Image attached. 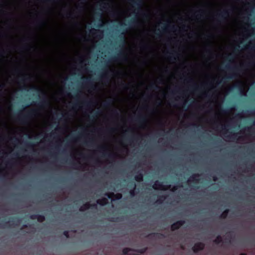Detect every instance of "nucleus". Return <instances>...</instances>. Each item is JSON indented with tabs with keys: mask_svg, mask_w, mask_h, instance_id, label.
<instances>
[{
	"mask_svg": "<svg viewBox=\"0 0 255 255\" xmlns=\"http://www.w3.org/2000/svg\"><path fill=\"white\" fill-rule=\"evenodd\" d=\"M253 65V63L249 62L248 64L244 65H242L240 66V68H239L238 67L235 66L234 67H231L229 65H227L225 66V68L229 70L232 71V73L228 76H226L224 77L221 81L219 82L218 84H220L221 82H223L225 83L226 80H231L234 78H236L238 75H239V72H241L242 71L241 68L243 67L244 66H246L247 67H250L251 66Z\"/></svg>",
	"mask_w": 255,
	"mask_h": 255,
	"instance_id": "obj_1",
	"label": "nucleus"
},
{
	"mask_svg": "<svg viewBox=\"0 0 255 255\" xmlns=\"http://www.w3.org/2000/svg\"><path fill=\"white\" fill-rule=\"evenodd\" d=\"M31 89L40 93V95H39L40 100L38 103V106L41 107H44L49 104V102L46 98V94L43 91L35 86L31 87Z\"/></svg>",
	"mask_w": 255,
	"mask_h": 255,
	"instance_id": "obj_2",
	"label": "nucleus"
},
{
	"mask_svg": "<svg viewBox=\"0 0 255 255\" xmlns=\"http://www.w3.org/2000/svg\"><path fill=\"white\" fill-rule=\"evenodd\" d=\"M37 113L36 110L32 109L28 111L25 115L20 114L18 115V120L21 123L25 124L28 120L36 116Z\"/></svg>",
	"mask_w": 255,
	"mask_h": 255,
	"instance_id": "obj_3",
	"label": "nucleus"
},
{
	"mask_svg": "<svg viewBox=\"0 0 255 255\" xmlns=\"http://www.w3.org/2000/svg\"><path fill=\"white\" fill-rule=\"evenodd\" d=\"M128 60L127 54L123 51H120L116 55L113 56L111 58L113 61H126Z\"/></svg>",
	"mask_w": 255,
	"mask_h": 255,
	"instance_id": "obj_4",
	"label": "nucleus"
},
{
	"mask_svg": "<svg viewBox=\"0 0 255 255\" xmlns=\"http://www.w3.org/2000/svg\"><path fill=\"white\" fill-rule=\"evenodd\" d=\"M229 11L228 10H224L221 12L217 14V17L218 20L220 22L224 21L226 19L227 16L229 15Z\"/></svg>",
	"mask_w": 255,
	"mask_h": 255,
	"instance_id": "obj_5",
	"label": "nucleus"
},
{
	"mask_svg": "<svg viewBox=\"0 0 255 255\" xmlns=\"http://www.w3.org/2000/svg\"><path fill=\"white\" fill-rule=\"evenodd\" d=\"M90 208L97 209V205L96 204H91L89 203H86L83 204L79 209V211L81 212L85 211Z\"/></svg>",
	"mask_w": 255,
	"mask_h": 255,
	"instance_id": "obj_6",
	"label": "nucleus"
},
{
	"mask_svg": "<svg viewBox=\"0 0 255 255\" xmlns=\"http://www.w3.org/2000/svg\"><path fill=\"white\" fill-rule=\"evenodd\" d=\"M205 248V244L202 242H198L196 243L192 248V250L194 253H197L200 251L203 250Z\"/></svg>",
	"mask_w": 255,
	"mask_h": 255,
	"instance_id": "obj_7",
	"label": "nucleus"
},
{
	"mask_svg": "<svg viewBox=\"0 0 255 255\" xmlns=\"http://www.w3.org/2000/svg\"><path fill=\"white\" fill-rule=\"evenodd\" d=\"M20 223V220L18 218L16 217H11L10 221L7 222H5L4 224V226H7L8 225L9 227H11L13 225H17Z\"/></svg>",
	"mask_w": 255,
	"mask_h": 255,
	"instance_id": "obj_8",
	"label": "nucleus"
},
{
	"mask_svg": "<svg viewBox=\"0 0 255 255\" xmlns=\"http://www.w3.org/2000/svg\"><path fill=\"white\" fill-rule=\"evenodd\" d=\"M185 224V221L179 220L172 224L171 226V230L173 231L178 229Z\"/></svg>",
	"mask_w": 255,
	"mask_h": 255,
	"instance_id": "obj_9",
	"label": "nucleus"
},
{
	"mask_svg": "<svg viewBox=\"0 0 255 255\" xmlns=\"http://www.w3.org/2000/svg\"><path fill=\"white\" fill-rule=\"evenodd\" d=\"M130 1L133 7L136 8L137 11L141 10V7L142 3V0H130Z\"/></svg>",
	"mask_w": 255,
	"mask_h": 255,
	"instance_id": "obj_10",
	"label": "nucleus"
},
{
	"mask_svg": "<svg viewBox=\"0 0 255 255\" xmlns=\"http://www.w3.org/2000/svg\"><path fill=\"white\" fill-rule=\"evenodd\" d=\"M152 188L154 189H161L163 190H165L167 188H165L162 182H160L158 180H156L153 185H152Z\"/></svg>",
	"mask_w": 255,
	"mask_h": 255,
	"instance_id": "obj_11",
	"label": "nucleus"
},
{
	"mask_svg": "<svg viewBox=\"0 0 255 255\" xmlns=\"http://www.w3.org/2000/svg\"><path fill=\"white\" fill-rule=\"evenodd\" d=\"M82 79L84 80V84L85 85H89L90 86L91 88L92 89H95V86L93 85V81L91 78H85V77H82Z\"/></svg>",
	"mask_w": 255,
	"mask_h": 255,
	"instance_id": "obj_12",
	"label": "nucleus"
},
{
	"mask_svg": "<svg viewBox=\"0 0 255 255\" xmlns=\"http://www.w3.org/2000/svg\"><path fill=\"white\" fill-rule=\"evenodd\" d=\"M98 149L100 152H102V151L104 152L106 150V148L105 146H101L98 147ZM103 155L104 156H107L109 158H111V159L114 158L115 157V154L109 153V154H107L105 153L104 152H103Z\"/></svg>",
	"mask_w": 255,
	"mask_h": 255,
	"instance_id": "obj_13",
	"label": "nucleus"
},
{
	"mask_svg": "<svg viewBox=\"0 0 255 255\" xmlns=\"http://www.w3.org/2000/svg\"><path fill=\"white\" fill-rule=\"evenodd\" d=\"M133 120L140 124H145L146 122V117L142 115H139Z\"/></svg>",
	"mask_w": 255,
	"mask_h": 255,
	"instance_id": "obj_14",
	"label": "nucleus"
},
{
	"mask_svg": "<svg viewBox=\"0 0 255 255\" xmlns=\"http://www.w3.org/2000/svg\"><path fill=\"white\" fill-rule=\"evenodd\" d=\"M129 186V187L132 188V189H131L129 191V194L131 197H134L136 194V192H135L136 185H135V182L134 181L131 182Z\"/></svg>",
	"mask_w": 255,
	"mask_h": 255,
	"instance_id": "obj_15",
	"label": "nucleus"
},
{
	"mask_svg": "<svg viewBox=\"0 0 255 255\" xmlns=\"http://www.w3.org/2000/svg\"><path fill=\"white\" fill-rule=\"evenodd\" d=\"M147 238H164L165 236L164 234L161 233H152L148 234L147 236Z\"/></svg>",
	"mask_w": 255,
	"mask_h": 255,
	"instance_id": "obj_16",
	"label": "nucleus"
},
{
	"mask_svg": "<svg viewBox=\"0 0 255 255\" xmlns=\"http://www.w3.org/2000/svg\"><path fill=\"white\" fill-rule=\"evenodd\" d=\"M168 29H171L172 30H174L175 29V27L174 25H171L169 24H164V27H162V30L163 31H166Z\"/></svg>",
	"mask_w": 255,
	"mask_h": 255,
	"instance_id": "obj_17",
	"label": "nucleus"
},
{
	"mask_svg": "<svg viewBox=\"0 0 255 255\" xmlns=\"http://www.w3.org/2000/svg\"><path fill=\"white\" fill-rule=\"evenodd\" d=\"M108 202V199L106 198H103L101 199L97 200V203L102 206H104L107 204Z\"/></svg>",
	"mask_w": 255,
	"mask_h": 255,
	"instance_id": "obj_18",
	"label": "nucleus"
},
{
	"mask_svg": "<svg viewBox=\"0 0 255 255\" xmlns=\"http://www.w3.org/2000/svg\"><path fill=\"white\" fill-rule=\"evenodd\" d=\"M27 75L22 74L21 75V77L20 79V82L21 83H25V82L30 81V78L29 76L27 77Z\"/></svg>",
	"mask_w": 255,
	"mask_h": 255,
	"instance_id": "obj_19",
	"label": "nucleus"
},
{
	"mask_svg": "<svg viewBox=\"0 0 255 255\" xmlns=\"http://www.w3.org/2000/svg\"><path fill=\"white\" fill-rule=\"evenodd\" d=\"M199 175L198 174H195L192 175L190 179L188 180V182H193L194 183H197L199 181V179L197 178V177H199Z\"/></svg>",
	"mask_w": 255,
	"mask_h": 255,
	"instance_id": "obj_20",
	"label": "nucleus"
},
{
	"mask_svg": "<svg viewBox=\"0 0 255 255\" xmlns=\"http://www.w3.org/2000/svg\"><path fill=\"white\" fill-rule=\"evenodd\" d=\"M143 176L141 173H138L134 176V179L137 182H141L143 180Z\"/></svg>",
	"mask_w": 255,
	"mask_h": 255,
	"instance_id": "obj_21",
	"label": "nucleus"
},
{
	"mask_svg": "<svg viewBox=\"0 0 255 255\" xmlns=\"http://www.w3.org/2000/svg\"><path fill=\"white\" fill-rule=\"evenodd\" d=\"M137 23H138V20H137V18H132L129 21V25L130 26H135Z\"/></svg>",
	"mask_w": 255,
	"mask_h": 255,
	"instance_id": "obj_22",
	"label": "nucleus"
},
{
	"mask_svg": "<svg viewBox=\"0 0 255 255\" xmlns=\"http://www.w3.org/2000/svg\"><path fill=\"white\" fill-rule=\"evenodd\" d=\"M223 242L222 237L220 235H218L216 239L214 241L215 244L218 245Z\"/></svg>",
	"mask_w": 255,
	"mask_h": 255,
	"instance_id": "obj_23",
	"label": "nucleus"
},
{
	"mask_svg": "<svg viewBox=\"0 0 255 255\" xmlns=\"http://www.w3.org/2000/svg\"><path fill=\"white\" fill-rule=\"evenodd\" d=\"M147 250V248H143L140 249H133V252H135L140 254H144L146 252Z\"/></svg>",
	"mask_w": 255,
	"mask_h": 255,
	"instance_id": "obj_24",
	"label": "nucleus"
},
{
	"mask_svg": "<svg viewBox=\"0 0 255 255\" xmlns=\"http://www.w3.org/2000/svg\"><path fill=\"white\" fill-rule=\"evenodd\" d=\"M169 55L168 56V58L170 60H175L176 59L175 56L177 55V53L176 52H169Z\"/></svg>",
	"mask_w": 255,
	"mask_h": 255,
	"instance_id": "obj_25",
	"label": "nucleus"
},
{
	"mask_svg": "<svg viewBox=\"0 0 255 255\" xmlns=\"http://www.w3.org/2000/svg\"><path fill=\"white\" fill-rule=\"evenodd\" d=\"M167 198V196H165V195H160V196H158V200H157V202H158V203H162L163 202V201L165 200Z\"/></svg>",
	"mask_w": 255,
	"mask_h": 255,
	"instance_id": "obj_26",
	"label": "nucleus"
},
{
	"mask_svg": "<svg viewBox=\"0 0 255 255\" xmlns=\"http://www.w3.org/2000/svg\"><path fill=\"white\" fill-rule=\"evenodd\" d=\"M113 103V100H108L106 101L104 104L103 106L105 108H108L110 106H111Z\"/></svg>",
	"mask_w": 255,
	"mask_h": 255,
	"instance_id": "obj_27",
	"label": "nucleus"
},
{
	"mask_svg": "<svg viewBox=\"0 0 255 255\" xmlns=\"http://www.w3.org/2000/svg\"><path fill=\"white\" fill-rule=\"evenodd\" d=\"M125 33H122L120 36L119 37L121 38L120 41L121 42L122 44V47H124L126 43L125 38Z\"/></svg>",
	"mask_w": 255,
	"mask_h": 255,
	"instance_id": "obj_28",
	"label": "nucleus"
},
{
	"mask_svg": "<svg viewBox=\"0 0 255 255\" xmlns=\"http://www.w3.org/2000/svg\"><path fill=\"white\" fill-rule=\"evenodd\" d=\"M229 210L226 209L221 215L220 218L222 219H225L227 218L228 214L229 213Z\"/></svg>",
	"mask_w": 255,
	"mask_h": 255,
	"instance_id": "obj_29",
	"label": "nucleus"
},
{
	"mask_svg": "<svg viewBox=\"0 0 255 255\" xmlns=\"http://www.w3.org/2000/svg\"><path fill=\"white\" fill-rule=\"evenodd\" d=\"M133 249L129 248H125L123 250V254L124 255H127L130 251H133Z\"/></svg>",
	"mask_w": 255,
	"mask_h": 255,
	"instance_id": "obj_30",
	"label": "nucleus"
},
{
	"mask_svg": "<svg viewBox=\"0 0 255 255\" xmlns=\"http://www.w3.org/2000/svg\"><path fill=\"white\" fill-rule=\"evenodd\" d=\"M37 220L39 222H43L45 221V218L44 215L38 214Z\"/></svg>",
	"mask_w": 255,
	"mask_h": 255,
	"instance_id": "obj_31",
	"label": "nucleus"
},
{
	"mask_svg": "<svg viewBox=\"0 0 255 255\" xmlns=\"http://www.w3.org/2000/svg\"><path fill=\"white\" fill-rule=\"evenodd\" d=\"M109 5V3L108 2H102L100 5L103 9H107V6Z\"/></svg>",
	"mask_w": 255,
	"mask_h": 255,
	"instance_id": "obj_32",
	"label": "nucleus"
},
{
	"mask_svg": "<svg viewBox=\"0 0 255 255\" xmlns=\"http://www.w3.org/2000/svg\"><path fill=\"white\" fill-rule=\"evenodd\" d=\"M232 133V135L231 136H230V135H228L227 136V137H229L230 138H233V139H235L236 138L237 136V135H238V133H235V132H231Z\"/></svg>",
	"mask_w": 255,
	"mask_h": 255,
	"instance_id": "obj_33",
	"label": "nucleus"
},
{
	"mask_svg": "<svg viewBox=\"0 0 255 255\" xmlns=\"http://www.w3.org/2000/svg\"><path fill=\"white\" fill-rule=\"evenodd\" d=\"M204 11L203 10H200L197 11L198 13L196 15L197 17L198 18H201L203 17V14H201Z\"/></svg>",
	"mask_w": 255,
	"mask_h": 255,
	"instance_id": "obj_34",
	"label": "nucleus"
},
{
	"mask_svg": "<svg viewBox=\"0 0 255 255\" xmlns=\"http://www.w3.org/2000/svg\"><path fill=\"white\" fill-rule=\"evenodd\" d=\"M149 88L151 89H158L159 88V87L155 84H151Z\"/></svg>",
	"mask_w": 255,
	"mask_h": 255,
	"instance_id": "obj_35",
	"label": "nucleus"
},
{
	"mask_svg": "<svg viewBox=\"0 0 255 255\" xmlns=\"http://www.w3.org/2000/svg\"><path fill=\"white\" fill-rule=\"evenodd\" d=\"M36 23L38 25H43L45 23V21L43 20H38V21H37Z\"/></svg>",
	"mask_w": 255,
	"mask_h": 255,
	"instance_id": "obj_36",
	"label": "nucleus"
},
{
	"mask_svg": "<svg viewBox=\"0 0 255 255\" xmlns=\"http://www.w3.org/2000/svg\"><path fill=\"white\" fill-rule=\"evenodd\" d=\"M105 195L109 198V199H110L113 196H115V194L114 193H107L105 194Z\"/></svg>",
	"mask_w": 255,
	"mask_h": 255,
	"instance_id": "obj_37",
	"label": "nucleus"
},
{
	"mask_svg": "<svg viewBox=\"0 0 255 255\" xmlns=\"http://www.w3.org/2000/svg\"><path fill=\"white\" fill-rule=\"evenodd\" d=\"M83 104L86 106H89L90 105H91V104H92V102L91 101H84L83 102Z\"/></svg>",
	"mask_w": 255,
	"mask_h": 255,
	"instance_id": "obj_38",
	"label": "nucleus"
},
{
	"mask_svg": "<svg viewBox=\"0 0 255 255\" xmlns=\"http://www.w3.org/2000/svg\"><path fill=\"white\" fill-rule=\"evenodd\" d=\"M109 71H106L102 75V77L103 78H107V76L109 75Z\"/></svg>",
	"mask_w": 255,
	"mask_h": 255,
	"instance_id": "obj_39",
	"label": "nucleus"
},
{
	"mask_svg": "<svg viewBox=\"0 0 255 255\" xmlns=\"http://www.w3.org/2000/svg\"><path fill=\"white\" fill-rule=\"evenodd\" d=\"M38 214H33L30 216V218L32 220L37 219Z\"/></svg>",
	"mask_w": 255,
	"mask_h": 255,
	"instance_id": "obj_40",
	"label": "nucleus"
},
{
	"mask_svg": "<svg viewBox=\"0 0 255 255\" xmlns=\"http://www.w3.org/2000/svg\"><path fill=\"white\" fill-rule=\"evenodd\" d=\"M93 143V140L92 139V140H90L88 141H85L84 142V144L87 145H90L91 143Z\"/></svg>",
	"mask_w": 255,
	"mask_h": 255,
	"instance_id": "obj_41",
	"label": "nucleus"
},
{
	"mask_svg": "<svg viewBox=\"0 0 255 255\" xmlns=\"http://www.w3.org/2000/svg\"><path fill=\"white\" fill-rule=\"evenodd\" d=\"M112 114L113 115L117 116L119 115V113H118V111L115 109L112 111Z\"/></svg>",
	"mask_w": 255,
	"mask_h": 255,
	"instance_id": "obj_42",
	"label": "nucleus"
},
{
	"mask_svg": "<svg viewBox=\"0 0 255 255\" xmlns=\"http://www.w3.org/2000/svg\"><path fill=\"white\" fill-rule=\"evenodd\" d=\"M82 133L81 132H79V136L78 137H76L75 136H74L73 135L71 136V138L73 140H75L76 139L78 138L79 137V136H82Z\"/></svg>",
	"mask_w": 255,
	"mask_h": 255,
	"instance_id": "obj_43",
	"label": "nucleus"
},
{
	"mask_svg": "<svg viewBox=\"0 0 255 255\" xmlns=\"http://www.w3.org/2000/svg\"><path fill=\"white\" fill-rule=\"evenodd\" d=\"M26 145L27 147H32L33 146V144L32 142H27L26 143Z\"/></svg>",
	"mask_w": 255,
	"mask_h": 255,
	"instance_id": "obj_44",
	"label": "nucleus"
},
{
	"mask_svg": "<svg viewBox=\"0 0 255 255\" xmlns=\"http://www.w3.org/2000/svg\"><path fill=\"white\" fill-rule=\"evenodd\" d=\"M63 235L67 238L69 237V232L67 231H64Z\"/></svg>",
	"mask_w": 255,
	"mask_h": 255,
	"instance_id": "obj_45",
	"label": "nucleus"
},
{
	"mask_svg": "<svg viewBox=\"0 0 255 255\" xmlns=\"http://www.w3.org/2000/svg\"><path fill=\"white\" fill-rule=\"evenodd\" d=\"M148 48V45L147 44H144L141 46V48L142 49L145 50Z\"/></svg>",
	"mask_w": 255,
	"mask_h": 255,
	"instance_id": "obj_46",
	"label": "nucleus"
},
{
	"mask_svg": "<svg viewBox=\"0 0 255 255\" xmlns=\"http://www.w3.org/2000/svg\"><path fill=\"white\" fill-rule=\"evenodd\" d=\"M192 88L194 89L195 91H198L200 90V88L198 86H197L196 85H194Z\"/></svg>",
	"mask_w": 255,
	"mask_h": 255,
	"instance_id": "obj_47",
	"label": "nucleus"
},
{
	"mask_svg": "<svg viewBox=\"0 0 255 255\" xmlns=\"http://www.w3.org/2000/svg\"><path fill=\"white\" fill-rule=\"evenodd\" d=\"M185 80L187 81V82L188 83H191V82H193V79L190 78H186L185 79Z\"/></svg>",
	"mask_w": 255,
	"mask_h": 255,
	"instance_id": "obj_48",
	"label": "nucleus"
},
{
	"mask_svg": "<svg viewBox=\"0 0 255 255\" xmlns=\"http://www.w3.org/2000/svg\"><path fill=\"white\" fill-rule=\"evenodd\" d=\"M96 14L99 16L100 17V18L99 19V20L101 22H103V21L102 20V19L101 18V13H100V12H96Z\"/></svg>",
	"mask_w": 255,
	"mask_h": 255,
	"instance_id": "obj_49",
	"label": "nucleus"
},
{
	"mask_svg": "<svg viewBox=\"0 0 255 255\" xmlns=\"http://www.w3.org/2000/svg\"><path fill=\"white\" fill-rule=\"evenodd\" d=\"M79 103L76 102V103H74L73 108H74V109L77 108V107H79Z\"/></svg>",
	"mask_w": 255,
	"mask_h": 255,
	"instance_id": "obj_50",
	"label": "nucleus"
},
{
	"mask_svg": "<svg viewBox=\"0 0 255 255\" xmlns=\"http://www.w3.org/2000/svg\"><path fill=\"white\" fill-rule=\"evenodd\" d=\"M251 115H255V110L248 111Z\"/></svg>",
	"mask_w": 255,
	"mask_h": 255,
	"instance_id": "obj_51",
	"label": "nucleus"
},
{
	"mask_svg": "<svg viewBox=\"0 0 255 255\" xmlns=\"http://www.w3.org/2000/svg\"><path fill=\"white\" fill-rule=\"evenodd\" d=\"M116 198L118 199H120L122 198V195L120 194H118L116 195Z\"/></svg>",
	"mask_w": 255,
	"mask_h": 255,
	"instance_id": "obj_52",
	"label": "nucleus"
},
{
	"mask_svg": "<svg viewBox=\"0 0 255 255\" xmlns=\"http://www.w3.org/2000/svg\"><path fill=\"white\" fill-rule=\"evenodd\" d=\"M122 85L123 86L124 88L125 89H128V86L127 85H126V84L125 83H122Z\"/></svg>",
	"mask_w": 255,
	"mask_h": 255,
	"instance_id": "obj_53",
	"label": "nucleus"
},
{
	"mask_svg": "<svg viewBox=\"0 0 255 255\" xmlns=\"http://www.w3.org/2000/svg\"><path fill=\"white\" fill-rule=\"evenodd\" d=\"M178 186H174L172 189V191H174L177 189Z\"/></svg>",
	"mask_w": 255,
	"mask_h": 255,
	"instance_id": "obj_54",
	"label": "nucleus"
},
{
	"mask_svg": "<svg viewBox=\"0 0 255 255\" xmlns=\"http://www.w3.org/2000/svg\"><path fill=\"white\" fill-rule=\"evenodd\" d=\"M247 48H251V49H253L255 48V46H254L253 47H251L250 45H248L247 46Z\"/></svg>",
	"mask_w": 255,
	"mask_h": 255,
	"instance_id": "obj_55",
	"label": "nucleus"
},
{
	"mask_svg": "<svg viewBox=\"0 0 255 255\" xmlns=\"http://www.w3.org/2000/svg\"><path fill=\"white\" fill-rule=\"evenodd\" d=\"M229 236V235H228L227 236V238H226V240L227 241H228V242L230 243V242H231V241H230V240H229V239L228 238Z\"/></svg>",
	"mask_w": 255,
	"mask_h": 255,
	"instance_id": "obj_56",
	"label": "nucleus"
},
{
	"mask_svg": "<svg viewBox=\"0 0 255 255\" xmlns=\"http://www.w3.org/2000/svg\"><path fill=\"white\" fill-rule=\"evenodd\" d=\"M4 87V84H0V89H2Z\"/></svg>",
	"mask_w": 255,
	"mask_h": 255,
	"instance_id": "obj_57",
	"label": "nucleus"
},
{
	"mask_svg": "<svg viewBox=\"0 0 255 255\" xmlns=\"http://www.w3.org/2000/svg\"><path fill=\"white\" fill-rule=\"evenodd\" d=\"M4 53H5V52H4V51L3 50H2V51H1V52H0V55L1 56H2V55H3V54H4Z\"/></svg>",
	"mask_w": 255,
	"mask_h": 255,
	"instance_id": "obj_58",
	"label": "nucleus"
},
{
	"mask_svg": "<svg viewBox=\"0 0 255 255\" xmlns=\"http://www.w3.org/2000/svg\"><path fill=\"white\" fill-rule=\"evenodd\" d=\"M143 16L144 17H146V18H147L148 17V15L145 14V13H143Z\"/></svg>",
	"mask_w": 255,
	"mask_h": 255,
	"instance_id": "obj_59",
	"label": "nucleus"
},
{
	"mask_svg": "<svg viewBox=\"0 0 255 255\" xmlns=\"http://www.w3.org/2000/svg\"><path fill=\"white\" fill-rule=\"evenodd\" d=\"M127 24L125 23H121V26H126Z\"/></svg>",
	"mask_w": 255,
	"mask_h": 255,
	"instance_id": "obj_60",
	"label": "nucleus"
},
{
	"mask_svg": "<svg viewBox=\"0 0 255 255\" xmlns=\"http://www.w3.org/2000/svg\"><path fill=\"white\" fill-rule=\"evenodd\" d=\"M217 180V178L216 176L213 177V180L216 181Z\"/></svg>",
	"mask_w": 255,
	"mask_h": 255,
	"instance_id": "obj_61",
	"label": "nucleus"
},
{
	"mask_svg": "<svg viewBox=\"0 0 255 255\" xmlns=\"http://www.w3.org/2000/svg\"><path fill=\"white\" fill-rule=\"evenodd\" d=\"M67 14H68L69 17H71V15H72V13L71 12H69Z\"/></svg>",
	"mask_w": 255,
	"mask_h": 255,
	"instance_id": "obj_62",
	"label": "nucleus"
},
{
	"mask_svg": "<svg viewBox=\"0 0 255 255\" xmlns=\"http://www.w3.org/2000/svg\"><path fill=\"white\" fill-rule=\"evenodd\" d=\"M240 255H247V254L246 253H243L240 254Z\"/></svg>",
	"mask_w": 255,
	"mask_h": 255,
	"instance_id": "obj_63",
	"label": "nucleus"
},
{
	"mask_svg": "<svg viewBox=\"0 0 255 255\" xmlns=\"http://www.w3.org/2000/svg\"><path fill=\"white\" fill-rule=\"evenodd\" d=\"M98 26L99 27H102V26H103V24H99V25H98Z\"/></svg>",
	"mask_w": 255,
	"mask_h": 255,
	"instance_id": "obj_64",
	"label": "nucleus"
}]
</instances>
